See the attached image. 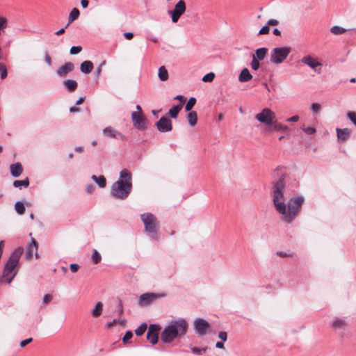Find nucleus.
Returning <instances> with one entry per match:
<instances>
[{"mask_svg":"<svg viewBox=\"0 0 356 356\" xmlns=\"http://www.w3.org/2000/svg\"><path fill=\"white\" fill-rule=\"evenodd\" d=\"M131 173L127 169L120 172V179L115 181L111 188V195L116 199L125 200L132 189Z\"/></svg>","mask_w":356,"mask_h":356,"instance_id":"f03ea898","label":"nucleus"},{"mask_svg":"<svg viewBox=\"0 0 356 356\" xmlns=\"http://www.w3.org/2000/svg\"><path fill=\"white\" fill-rule=\"evenodd\" d=\"M0 72H1V79H4L7 77V76H8L7 68H6V66L2 63H0Z\"/></svg>","mask_w":356,"mask_h":356,"instance_id":"58836bf2","label":"nucleus"},{"mask_svg":"<svg viewBox=\"0 0 356 356\" xmlns=\"http://www.w3.org/2000/svg\"><path fill=\"white\" fill-rule=\"evenodd\" d=\"M266 23L269 26H277L279 24V21L275 19H270L269 20H268V22Z\"/></svg>","mask_w":356,"mask_h":356,"instance_id":"603ef678","label":"nucleus"},{"mask_svg":"<svg viewBox=\"0 0 356 356\" xmlns=\"http://www.w3.org/2000/svg\"><path fill=\"white\" fill-rule=\"evenodd\" d=\"M156 127L160 132H168L172 131V121L166 117H161L159 121L156 122Z\"/></svg>","mask_w":356,"mask_h":356,"instance_id":"ddd939ff","label":"nucleus"},{"mask_svg":"<svg viewBox=\"0 0 356 356\" xmlns=\"http://www.w3.org/2000/svg\"><path fill=\"white\" fill-rule=\"evenodd\" d=\"M74 150L76 152H79V153H82L84 150V147L83 146H77L75 147Z\"/></svg>","mask_w":356,"mask_h":356,"instance_id":"69168bd1","label":"nucleus"},{"mask_svg":"<svg viewBox=\"0 0 356 356\" xmlns=\"http://www.w3.org/2000/svg\"><path fill=\"white\" fill-rule=\"evenodd\" d=\"M346 322L344 320L341 318H335L332 322L331 327L334 330H341L344 329L346 326Z\"/></svg>","mask_w":356,"mask_h":356,"instance_id":"b1692460","label":"nucleus"},{"mask_svg":"<svg viewBox=\"0 0 356 356\" xmlns=\"http://www.w3.org/2000/svg\"><path fill=\"white\" fill-rule=\"evenodd\" d=\"M282 167L278 166L274 172L282 171ZM278 179L273 182L271 196L276 211L281 215V219L286 223H291L298 216L302 206L305 202V197L297 195L291 197L286 204L284 201V191L285 188V175L284 172H277Z\"/></svg>","mask_w":356,"mask_h":356,"instance_id":"f257e3e1","label":"nucleus"},{"mask_svg":"<svg viewBox=\"0 0 356 356\" xmlns=\"http://www.w3.org/2000/svg\"><path fill=\"white\" fill-rule=\"evenodd\" d=\"M174 99H175L180 100L181 104H182V103L184 102V100H185L184 97V96H182V95H177Z\"/></svg>","mask_w":356,"mask_h":356,"instance_id":"774afa93","label":"nucleus"},{"mask_svg":"<svg viewBox=\"0 0 356 356\" xmlns=\"http://www.w3.org/2000/svg\"><path fill=\"white\" fill-rule=\"evenodd\" d=\"M158 76L162 81H165L168 79V72L165 66H161L159 68Z\"/></svg>","mask_w":356,"mask_h":356,"instance_id":"7c9ffc66","label":"nucleus"},{"mask_svg":"<svg viewBox=\"0 0 356 356\" xmlns=\"http://www.w3.org/2000/svg\"><path fill=\"white\" fill-rule=\"evenodd\" d=\"M346 29L339 26H334L330 29V32L334 35H341L346 32Z\"/></svg>","mask_w":356,"mask_h":356,"instance_id":"473e14b6","label":"nucleus"},{"mask_svg":"<svg viewBox=\"0 0 356 356\" xmlns=\"http://www.w3.org/2000/svg\"><path fill=\"white\" fill-rule=\"evenodd\" d=\"M301 62L302 63H304L305 65L311 67L315 72H316L318 73L321 72L320 71L318 70L317 67H321L322 63L321 62H319L318 60H316V58H313L312 56H311L309 55L305 56L302 58Z\"/></svg>","mask_w":356,"mask_h":356,"instance_id":"4468645a","label":"nucleus"},{"mask_svg":"<svg viewBox=\"0 0 356 356\" xmlns=\"http://www.w3.org/2000/svg\"><path fill=\"white\" fill-rule=\"evenodd\" d=\"M32 341H33L32 338H29V339H26L25 340H23V341H22L20 342V346L21 347H24L26 345H28L29 343H30Z\"/></svg>","mask_w":356,"mask_h":356,"instance_id":"5fc2aeb1","label":"nucleus"},{"mask_svg":"<svg viewBox=\"0 0 356 356\" xmlns=\"http://www.w3.org/2000/svg\"><path fill=\"white\" fill-rule=\"evenodd\" d=\"M164 296L162 293H145L139 296L138 303L141 306L148 305L156 298L163 297Z\"/></svg>","mask_w":356,"mask_h":356,"instance_id":"9d476101","label":"nucleus"},{"mask_svg":"<svg viewBox=\"0 0 356 356\" xmlns=\"http://www.w3.org/2000/svg\"><path fill=\"white\" fill-rule=\"evenodd\" d=\"M44 60L48 65H51V58L47 53H46L44 55Z\"/></svg>","mask_w":356,"mask_h":356,"instance_id":"bf43d9fd","label":"nucleus"},{"mask_svg":"<svg viewBox=\"0 0 356 356\" xmlns=\"http://www.w3.org/2000/svg\"><path fill=\"white\" fill-rule=\"evenodd\" d=\"M93 63L90 60L83 61L80 66L81 72L84 74H90L93 69Z\"/></svg>","mask_w":356,"mask_h":356,"instance_id":"4be33fe9","label":"nucleus"},{"mask_svg":"<svg viewBox=\"0 0 356 356\" xmlns=\"http://www.w3.org/2000/svg\"><path fill=\"white\" fill-rule=\"evenodd\" d=\"M29 185V179L26 178L24 180H15L13 182V186L16 188H22V187H28Z\"/></svg>","mask_w":356,"mask_h":356,"instance_id":"2f4dec72","label":"nucleus"},{"mask_svg":"<svg viewBox=\"0 0 356 356\" xmlns=\"http://www.w3.org/2000/svg\"><path fill=\"white\" fill-rule=\"evenodd\" d=\"M347 118L356 126V113L353 111H349L347 113Z\"/></svg>","mask_w":356,"mask_h":356,"instance_id":"a19ab883","label":"nucleus"},{"mask_svg":"<svg viewBox=\"0 0 356 356\" xmlns=\"http://www.w3.org/2000/svg\"><path fill=\"white\" fill-rule=\"evenodd\" d=\"M142 221L144 223L145 232L154 241H157L158 237V221L156 218L151 213H145L140 215Z\"/></svg>","mask_w":356,"mask_h":356,"instance_id":"39448f33","label":"nucleus"},{"mask_svg":"<svg viewBox=\"0 0 356 356\" xmlns=\"http://www.w3.org/2000/svg\"><path fill=\"white\" fill-rule=\"evenodd\" d=\"M106 62L105 61H103L99 67H97L96 70H95V74L97 76H99L101 72H102V67L104 65H105Z\"/></svg>","mask_w":356,"mask_h":356,"instance_id":"13d9d810","label":"nucleus"},{"mask_svg":"<svg viewBox=\"0 0 356 356\" xmlns=\"http://www.w3.org/2000/svg\"><path fill=\"white\" fill-rule=\"evenodd\" d=\"M70 268L72 273H76L79 269V266L77 264H71Z\"/></svg>","mask_w":356,"mask_h":356,"instance_id":"3c124183","label":"nucleus"},{"mask_svg":"<svg viewBox=\"0 0 356 356\" xmlns=\"http://www.w3.org/2000/svg\"><path fill=\"white\" fill-rule=\"evenodd\" d=\"M131 120L134 126L140 130H145L147 129L146 119L143 113H138L133 112L131 113Z\"/></svg>","mask_w":356,"mask_h":356,"instance_id":"9b49d317","label":"nucleus"},{"mask_svg":"<svg viewBox=\"0 0 356 356\" xmlns=\"http://www.w3.org/2000/svg\"><path fill=\"white\" fill-rule=\"evenodd\" d=\"M161 330V327L157 324L149 325L147 333V339L150 341L153 345L158 342L159 339V332Z\"/></svg>","mask_w":356,"mask_h":356,"instance_id":"f8f14e48","label":"nucleus"},{"mask_svg":"<svg viewBox=\"0 0 356 356\" xmlns=\"http://www.w3.org/2000/svg\"><path fill=\"white\" fill-rule=\"evenodd\" d=\"M311 110L314 113H318L321 110V105L318 103H312L311 105Z\"/></svg>","mask_w":356,"mask_h":356,"instance_id":"37998d69","label":"nucleus"},{"mask_svg":"<svg viewBox=\"0 0 356 356\" xmlns=\"http://www.w3.org/2000/svg\"><path fill=\"white\" fill-rule=\"evenodd\" d=\"M252 78V74H250V71L247 68H244L241 72L239 76H238V81L240 82H248L250 80H251Z\"/></svg>","mask_w":356,"mask_h":356,"instance_id":"412c9836","label":"nucleus"},{"mask_svg":"<svg viewBox=\"0 0 356 356\" xmlns=\"http://www.w3.org/2000/svg\"><path fill=\"white\" fill-rule=\"evenodd\" d=\"M117 323V320L116 319H114L111 322H108L106 325V326L108 328L111 327L113 326L114 324Z\"/></svg>","mask_w":356,"mask_h":356,"instance_id":"e2e57ef3","label":"nucleus"},{"mask_svg":"<svg viewBox=\"0 0 356 356\" xmlns=\"http://www.w3.org/2000/svg\"><path fill=\"white\" fill-rule=\"evenodd\" d=\"M337 136L339 142L343 143L346 141L350 137V131L347 128L340 129L337 128Z\"/></svg>","mask_w":356,"mask_h":356,"instance_id":"a211bd4d","label":"nucleus"},{"mask_svg":"<svg viewBox=\"0 0 356 356\" xmlns=\"http://www.w3.org/2000/svg\"><path fill=\"white\" fill-rule=\"evenodd\" d=\"M268 51V49L266 48V47H261V48H259L256 50V52H255V54L254 56H255V58L257 60H262L264 59L266 55V53Z\"/></svg>","mask_w":356,"mask_h":356,"instance_id":"c756f323","label":"nucleus"},{"mask_svg":"<svg viewBox=\"0 0 356 356\" xmlns=\"http://www.w3.org/2000/svg\"><path fill=\"white\" fill-rule=\"evenodd\" d=\"M52 300V296L50 294H45L43 297L42 302L44 304H48L51 302Z\"/></svg>","mask_w":356,"mask_h":356,"instance_id":"09e8293b","label":"nucleus"},{"mask_svg":"<svg viewBox=\"0 0 356 356\" xmlns=\"http://www.w3.org/2000/svg\"><path fill=\"white\" fill-rule=\"evenodd\" d=\"M254 118L259 122L265 124L270 128L272 124L275 122L276 115L271 109L264 108L258 113Z\"/></svg>","mask_w":356,"mask_h":356,"instance_id":"0eeeda50","label":"nucleus"},{"mask_svg":"<svg viewBox=\"0 0 356 356\" xmlns=\"http://www.w3.org/2000/svg\"><path fill=\"white\" fill-rule=\"evenodd\" d=\"M251 67L254 70H257L259 67V62L256 59L255 56H253L252 60L251 62Z\"/></svg>","mask_w":356,"mask_h":356,"instance_id":"49530a36","label":"nucleus"},{"mask_svg":"<svg viewBox=\"0 0 356 356\" xmlns=\"http://www.w3.org/2000/svg\"><path fill=\"white\" fill-rule=\"evenodd\" d=\"M95 190V186L92 184H88L86 187V191L88 193L91 194Z\"/></svg>","mask_w":356,"mask_h":356,"instance_id":"6e6d98bb","label":"nucleus"},{"mask_svg":"<svg viewBox=\"0 0 356 356\" xmlns=\"http://www.w3.org/2000/svg\"><path fill=\"white\" fill-rule=\"evenodd\" d=\"M15 209L19 214H23L25 211V207L24 203L22 202L17 201L15 204Z\"/></svg>","mask_w":356,"mask_h":356,"instance_id":"72a5a7b5","label":"nucleus"},{"mask_svg":"<svg viewBox=\"0 0 356 356\" xmlns=\"http://www.w3.org/2000/svg\"><path fill=\"white\" fill-rule=\"evenodd\" d=\"M133 333L131 331L126 332L124 336L122 338V341L124 343H127L132 338Z\"/></svg>","mask_w":356,"mask_h":356,"instance_id":"c03bdc74","label":"nucleus"},{"mask_svg":"<svg viewBox=\"0 0 356 356\" xmlns=\"http://www.w3.org/2000/svg\"><path fill=\"white\" fill-rule=\"evenodd\" d=\"M187 121L190 126L193 127L197 123V116L195 111H191L187 114Z\"/></svg>","mask_w":356,"mask_h":356,"instance_id":"c85d7f7f","label":"nucleus"},{"mask_svg":"<svg viewBox=\"0 0 356 356\" xmlns=\"http://www.w3.org/2000/svg\"><path fill=\"white\" fill-rule=\"evenodd\" d=\"M63 86L69 92H73L77 88V82L72 79H67L63 81Z\"/></svg>","mask_w":356,"mask_h":356,"instance_id":"5701e85b","label":"nucleus"},{"mask_svg":"<svg viewBox=\"0 0 356 356\" xmlns=\"http://www.w3.org/2000/svg\"><path fill=\"white\" fill-rule=\"evenodd\" d=\"M38 243L35 238H31V243L28 245L26 248V256L27 259H30L33 257V253H35V257L38 258Z\"/></svg>","mask_w":356,"mask_h":356,"instance_id":"f3484780","label":"nucleus"},{"mask_svg":"<svg viewBox=\"0 0 356 356\" xmlns=\"http://www.w3.org/2000/svg\"><path fill=\"white\" fill-rule=\"evenodd\" d=\"M193 325L195 332L200 336L204 335L210 327L209 322L202 318L195 319Z\"/></svg>","mask_w":356,"mask_h":356,"instance_id":"1a4fd4ad","label":"nucleus"},{"mask_svg":"<svg viewBox=\"0 0 356 356\" xmlns=\"http://www.w3.org/2000/svg\"><path fill=\"white\" fill-rule=\"evenodd\" d=\"M215 77V74L213 72H209L205 74L202 78V81L204 82H211Z\"/></svg>","mask_w":356,"mask_h":356,"instance_id":"ea45409f","label":"nucleus"},{"mask_svg":"<svg viewBox=\"0 0 356 356\" xmlns=\"http://www.w3.org/2000/svg\"><path fill=\"white\" fill-rule=\"evenodd\" d=\"M103 311V304L102 302H98L95 308L91 311V315L95 317H99Z\"/></svg>","mask_w":356,"mask_h":356,"instance_id":"bb28decb","label":"nucleus"},{"mask_svg":"<svg viewBox=\"0 0 356 356\" xmlns=\"http://www.w3.org/2000/svg\"><path fill=\"white\" fill-rule=\"evenodd\" d=\"M23 252V248L19 247L12 252L4 266L3 275L0 279V282H4L7 284H10L12 282L17 275V271H15V268L18 264Z\"/></svg>","mask_w":356,"mask_h":356,"instance_id":"20e7f679","label":"nucleus"},{"mask_svg":"<svg viewBox=\"0 0 356 356\" xmlns=\"http://www.w3.org/2000/svg\"><path fill=\"white\" fill-rule=\"evenodd\" d=\"M302 129L307 135H313L316 131V129L312 127H302Z\"/></svg>","mask_w":356,"mask_h":356,"instance_id":"79ce46f5","label":"nucleus"},{"mask_svg":"<svg viewBox=\"0 0 356 356\" xmlns=\"http://www.w3.org/2000/svg\"><path fill=\"white\" fill-rule=\"evenodd\" d=\"M182 106H183V105L181 104V103H180L179 104L173 106L171 108H170V110L168 111L170 116L172 118H177L179 111L182 108Z\"/></svg>","mask_w":356,"mask_h":356,"instance_id":"a878e982","label":"nucleus"},{"mask_svg":"<svg viewBox=\"0 0 356 356\" xmlns=\"http://www.w3.org/2000/svg\"><path fill=\"white\" fill-rule=\"evenodd\" d=\"M8 26V19L5 17L0 16V35L1 32Z\"/></svg>","mask_w":356,"mask_h":356,"instance_id":"4c0bfd02","label":"nucleus"},{"mask_svg":"<svg viewBox=\"0 0 356 356\" xmlns=\"http://www.w3.org/2000/svg\"><path fill=\"white\" fill-rule=\"evenodd\" d=\"M291 50L289 47L273 48L270 51V61L276 65L282 63L288 57Z\"/></svg>","mask_w":356,"mask_h":356,"instance_id":"423d86ee","label":"nucleus"},{"mask_svg":"<svg viewBox=\"0 0 356 356\" xmlns=\"http://www.w3.org/2000/svg\"><path fill=\"white\" fill-rule=\"evenodd\" d=\"M269 129L270 131H282L284 133H286L289 131L288 126L278 122L277 119H275V122L272 124Z\"/></svg>","mask_w":356,"mask_h":356,"instance_id":"6ab92c4d","label":"nucleus"},{"mask_svg":"<svg viewBox=\"0 0 356 356\" xmlns=\"http://www.w3.org/2000/svg\"><path fill=\"white\" fill-rule=\"evenodd\" d=\"M186 5L184 0H179L172 10H168V14L170 16L173 23H177L181 16L186 12Z\"/></svg>","mask_w":356,"mask_h":356,"instance_id":"6e6552de","label":"nucleus"},{"mask_svg":"<svg viewBox=\"0 0 356 356\" xmlns=\"http://www.w3.org/2000/svg\"><path fill=\"white\" fill-rule=\"evenodd\" d=\"M91 179L100 187V188H104L106 185V178L101 175V176H96L92 175L91 177Z\"/></svg>","mask_w":356,"mask_h":356,"instance_id":"cd10ccee","label":"nucleus"},{"mask_svg":"<svg viewBox=\"0 0 356 356\" xmlns=\"http://www.w3.org/2000/svg\"><path fill=\"white\" fill-rule=\"evenodd\" d=\"M195 103H196V99L195 97H191L188 100V102L185 106V110L186 111L191 112V109L195 106Z\"/></svg>","mask_w":356,"mask_h":356,"instance_id":"c9c22d12","label":"nucleus"},{"mask_svg":"<svg viewBox=\"0 0 356 356\" xmlns=\"http://www.w3.org/2000/svg\"><path fill=\"white\" fill-rule=\"evenodd\" d=\"M147 328V323H143L142 324H140V325L139 327H138L135 330V333L137 336H141L144 334V332H145Z\"/></svg>","mask_w":356,"mask_h":356,"instance_id":"f704fd0d","label":"nucleus"},{"mask_svg":"<svg viewBox=\"0 0 356 356\" xmlns=\"http://www.w3.org/2000/svg\"><path fill=\"white\" fill-rule=\"evenodd\" d=\"M10 170L13 177H18L22 173L23 168L19 163H17L10 165Z\"/></svg>","mask_w":356,"mask_h":356,"instance_id":"aec40b11","label":"nucleus"},{"mask_svg":"<svg viewBox=\"0 0 356 356\" xmlns=\"http://www.w3.org/2000/svg\"><path fill=\"white\" fill-rule=\"evenodd\" d=\"M216 347L218 348L222 349V348H224V343L222 342H221V341H218L216 343Z\"/></svg>","mask_w":356,"mask_h":356,"instance_id":"338daca9","label":"nucleus"},{"mask_svg":"<svg viewBox=\"0 0 356 356\" xmlns=\"http://www.w3.org/2000/svg\"><path fill=\"white\" fill-rule=\"evenodd\" d=\"M188 323L183 318L171 321L161 334V339L164 343H171L175 339L184 336L188 330Z\"/></svg>","mask_w":356,"mask_h":356,"instance_id":"7ed1b4c3","label":"nucleus"},{"mask_svg":"<svg viewBox=\"0 0 356 356\" xmlns=\"http://www.w3.org/2000/svg\"><path fill=\"white\" fill-rule=\"evenodd\" d=\"M82 50L81 46H73L70 48V53L72 55L77 54Z\"/></svg>","mask_w":356,"mask_h":356,"instance_id":"a18cd8bd","label":"nucleus"},{"mask_svg":"<svg viewBox=\"0 0 356 356\" xmlns=\"http://www.w3.org/2000/svg\"><path fill=\"white\" fill-rule=\"evenodd\" d=\"M79 111H80V109L78 107L75 106H71L70 108V113L79 112Z\"/></svg>","mask_w":356,"mask_h":356,"instance_id":"0e129e2a","label":"nucleus"},{"mask_svg":"<svg viewBox=\"0 0 356 356\" xmlns=\"http://www.w3.org/2000/svg\"><path fill=\"white\" fill-rule=\"evenodd\" d=\"M299 118H300L299 116L296 115L291 118H287L286 121L289 122H298L299 120Z\"/></svg>","mask_w":356,"mask_h":356,"instance_id":"4d7b16f0","label":"nucleus"},{"mask_svg":"<svg viewBox=\"0 0 356 356\" xmlns=\"http://www.w3.org/2000/svg\"><path fill=\"white\" fill-rule=\"evenodd\" d=\"M124 36L126 39L131 40L133 38L134 34H133V33H131V32H126L124 33Z\"/></svg>","mask_w":356,"mask_h":356,"instance_id":"052dcab7","label":"nucleus"},{"mask_svg":"<svg viewBox=\"0 0 356 356\" xmlns=\"http://www.w3.org/2000/svg\"><path fill=\"white\" fill-rule=\"evenodd\" d=\"M89 1L88 0H81V5L83 8H86L88 6Z\"/></svg>","mask_w":356,"mask_h":356,"instance_id":"680f3d73","label":"nucleus"},{"mask_svg":"<svg viewBox=\"0 0 356 356\" xmlns=\"http://www.w3.org/2000/svg\"><path fill=\"white\" fill-rule=\"evenodd\" d=\"M270 28L269 26L266 24L259 31V35H265L269 33Z\"/></svg>","mask_w":356,"mask_h":356,"instance_id":"de8ad7c7","label":"nucleus"},{"mask_svg":"<svg viewBox=\"0 0 356 356\" xmlns=\"http://www.w3.org/2000/svg\"><path fill=\"white\" fill-rule=\"evenodd\" d=\"M74 69V65L72 62H67L56 70V74L59 77H65Z\"/></svg>","mask_w":356,"mask_h":356,"instance_id":"dca6fc26","label":"nucleus"},{"mask_svg":"<svg viewBox=\"0 0 356 356\" xmlns=\"http://www.w3.org/2000/svg\"><path fill=\"white\" fill-rule=\"evenodd\" d=\"M79 15V10L76 8H73L69 15L68 24L65 26V28H67L70 24L77 19Z\"/></svg>","mask_w":356,"mask_h":356,"instance_id":"393cba45","label":"nucleus"},{"mask_svg":"<svg viewBox=\"0 0 356 356\" xmlns=\"http://www.w3.org/2000/svg\"><path fill=\"white\" fill-rule=\"evenodd\" d=\"M191 351H192V353H194V354H199V353H202V352H205V351H206V350H205V349H204V348H203V349H200V348H199L192 347V348H191Z\"/></svg>","mask_w":356,"mask_h":356,"instance_id":"864d4df0","label":"nucleus"},{"mask_svg":"<svg viewBox=\"0 0 356 356\" xmlns=\"http://www.w3.org/2000/svg\"><path fill=\"white\" fill-rule=\"evenodd\" d=\"M91 258H92V261L95 264H99L102 260L101 254L96 250H93V253L92 254Z\"/></svg>","mask_w":356,"mask_h":356,"instance_id":"e433bc0d","label":"nucleus"},{"mask_svg":"<svg viewBox=\"0 0 356 356\" xmlns=\"http://www.w3.org/2000/svg\"><path fill=\"white\" fill-rule=\"evenodd\" d=\"M103 134L111 138H118L120 140H124L125 136L122 133L119 132L118 130L114 129L113 127L109 126L104 128L102 131Z\"/></svg>","mask_w":356,"mask_h":356,"instance_id":"2eb2a0df","label":"nucleus"},{"mask_svg":"<svg viewBox=\"0 0 356 356\" xmlns=\"http://www.w3.org/2000/svg\"><path fill=\"white\" fill-rule=\"evenodd\" d=\"M218 337L223 341H225L227 339V334L225 331H220L218 333Z\"/></svg>","mask_w":356,"mask_h":356,"instance_id":"8fccbe9b","label":"nucleus"}]
</instances>
